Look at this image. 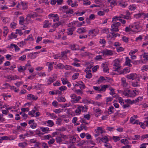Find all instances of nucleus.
Wrapping results in <instances>:
<instances>
[{
  "mask_svg": "<svg viewBox=\"0 0 148 148\" xmlns=\"http://www.w3.org/2000/svg\"><path fill=\"white\" fill-rule=\"evenodd\" d=\"M120 66H118L116 68H115V71H118L120 74H125L129 72L130 71V68L129 67H126L123 70H120Z\"/></svg>",
  "mask_w": 148,
  "mask_h": 148,
  "instance_id": "nucleus-1",
  "label": "nucleus"
},
{
  "mask_svg": "<svg viewBox=\"0 0 148 148\" xmlns=\"http://www.w3.org/2000/svg\"><path fill=\"white\" fill-rule=\"evenodd\" d=\"M101 53L103 54V56H112L113 55V52L111 50H108L106 49L102 51Z\"/></svg>",
  "mask_w": 148,
  "mask_h": 148,
  "instance_id": "nucleus-2",
  "label": "nucleus"
},
{
  "mask_svg": "<svg viewBox=\"0 0 148 148\" xmlns=\"http://www.w3.org/2000/svg\"><path fill=\"white\" fill-rule=\"evenodd\" d=\"M126 77L128 79H132V80L136 79L138 78L137 75L136 73H131L126 76Z\"/></svg>",
  "mask_w": 148,
  "mask_h": 148,
  "instance_id": "nucleus-3",
  "label": "nucleus"
},
{
  "mask_svg": "<svg viewBox=\"0 0 148 148\" xmlns=\"http://www.w3.org/2000/svg\"><path fill=\"white\" fill-rule=\"evenodd\" d=\"M105 131L102 130L101 127H98L97 129V131L96 133V134L95 135V137H97L100 134H101L103 132H105Z\"/></svg>",
  "mask_w": 148,
  "mask_h": 148,
  "instance_id": "nucleus-4",
  "label": "nucleus"
},
{
  "mask_svg": "<svg viewBox=\"0 0 148 148\" xmlns=\"http://www.w3.org/2000/svg\"><path fill=\"white\" fill-rule=\"evenodd\" d=\"M101 67L103 68V71L106 73H109V69L108 68V66L106 63H103L101 65Z\"/></svg>",
  "mask_w": 148,
  "mask_h": 148,
  "instance_id": "nucleus-5",
  "label": "nucleus"
},
{
  "mask_svg": "<svg viewBox=\"0 0 148 148\" xmlns=\"http://www.w3.org/2000/svg\"><path fill=\"white\" fill-rule=\"evenodd\" d=\"M139 77L138 78L136 79V82H132V85L134 87H137L140 86L139 84Z\"/></svg>",
  "mask_w": 148,
  "mask_h": 148,
  "instance_id": "nucleus-6",
  "label": "nucleus"
},
{
  "mask_svg": "<svg viewBox=\"0 0 148 148\" xmlns=\"http://www.w3.org/2000/svg\"><path fill=\"white\" fill-rule=\"evenodd\" d=\"M133 124H139L140 126L143 129L145 128V126H144V123H142V122H139V121L138 120H136L134 122Z\"/></svg>",
  "mask_w": 148,
  "mask_h": 148,
  "instance_id": "nucleus-7",
  "label": "nucleus"
},
{
  "mask_svg": "<svg viewBox=\"0 0 148 148\" xmlns=\"http://www.w3.org/2000/svg\"><path fill=\"white\" fill-rule=\"evenodd\" d=\"M27 97L29 98H28V99H32L33 100H36L37 99L38 97L37 96H34V95L32 94H28L27 96Z\"/></svg>",
  "mask_w": 148,
  "mask_h": 148,
  "instance_id": "nucleus-8",
  "label": "nucleus"
},
{
  "mask_svg": "<svg viewBox=\"0 0 148 148\" xmlns=\"http://www.w3.org/2000/svg\"><path fill=\"white\" fill-rule=\"evenodd\" d=\"M19 77L16 75L14 76H12L10 75L7 76V79L11 80H14L16 79H19Z\"/></svg>",
  "mask_w": 148,
  "mask_h": 148,
  "instance_id": "nucleus-9",
  "label": "nucleus"
},
{
  "mask_svg": "<svg viewBox=\"0 0 148 148\" xmlns=\"http://www.w3.org/2000/svg\"><path fill=\"white\" fill-rule=\"evenodd\" d=\"M51 24V23H49L48 21L46 20L44 22L43 27L44 28H48Z\"/></svg>",
  "mask_w": 148,
  "mask_h": 148,
  "instance_id": "nucleus-10",
  "label": "nucleus"
},
{
  "mask_svg": "<svg viewBox=\"0 0 148 148\" xmlns=\"http://www.w3.org/2000/svg\"><path fill=\"white\" fill-rule=\"evenodd\" d=\"M121 82L122 83V85L123 87H126L128 84L126 82V79L124 77L122 78L121 79Z\"/></svg>",
  "mask_w": 148,
  "mask_h": 148,
  "instance_id": "nucleus-11",
  "label": "nucleus"
},
{
  "mask_svg": "<svg viewBox=\"0 0 148 148\" xmlns=\"http://www.w3.org/2000/svg\"><path fill=\"white\" fill-rule=\"evenodd\" d=\"M114 63L113 64V65L114 66H115L114 69H115V68H116L118 66H119V60L117 59H115L114 60Z\"/></svg>",
  "mask_w": 148,
  "mask_h": 148,
  "instance_id": "nucleus-12",
  "label": "nucleus"
},
{
  "mask_svg": "<svg viewBox=\"0 0 148 148\" xmlns=\"http://www.w3.org/2000/svg\"><path fill=\"white\" fill-rule=\"evenodd\" d=\"M126 61L125 64L126 65H127L129 67H131L132 65L130 64L131 60L129 59V57H126Z\"/></svg>",
  "mask_w": 148,
  "mask_h": 148,
  "instance_id": "nucleus-13",
  "label": "nucleus"
},
{
  "mask_svg": "<svg viewBox=\"0 0 148 148\" xmlns=\"http://www.w3.org/2000/svg\"><path fill=\"white\" fill-rule=\"evenodd\" d=\"M80 128V130L79 129H77V131L78 132H80L81 130H82L83 129H84V130H86L88 129V127L85 125H84L83 124H82L79 127Z\"/></svg>",
  "mask_w": 148,
  "mask_h": 148,
  "instance_id": "nucleus-14",
  "label": "nucleus"
},
{
  "mask_svg": "<svg viewBox=\"0 0 148 148\" xmlns=\"http://www.w3.org/2000/svg\"><path fill=\"white\" fill-rule=\"evenodd\" d=\"M112 28L110 29V31L111 32H118L119 31L118 28L116 27L115 26H113V24L111 25Z\"/></svg>",
  "mask_w": 148,
  "mask_h": 148,
  "instance_id": "nucleus-15",
  "label": "nucleus"
},
{
  "mask_svg": "<svg viewBox=\"0 0 148 148\" xmlns=\"http://www.w3.org/2000/svg\"><path fill=\"white\" fill-rule=\"evenodd\" d=\"M86 31V28H80L78 29L77 31V32L80 34L85 32Z\"/></svg>",
  "mask_w": 148,
  "mask_h": 148,
  "instance_id": "nucleus-16",
  "label": "nucleus"
},
{
  "mask_svg": "<svg viewBox=\"0 0 148 148\" xmlns=\"http://www.w3.org/2000/svg\"><path fill=\"white\" fill-rule=\"evenodd\" d=\"M49 17H53L56 18V20H59V18L58 16V15L57 14H51L49 15Z\"/></svg>",
  "mask_w": 148,
  "mask_h": 148,
  "instance_id": "nucleus-17",
  "label": "nucleus"
},
{
  "mask_svg": "<svg viewBox=\"0 0 148 148\" xmlns=\"http://www.w3.org/2000/svg\"><path fill=\"white\" fill-rule=\"evenodd\" d=\"M13 47H14L15 48V51H16L20 50V48H19L16 45L14 44L13 43L11 44H10V47L11 48H13Z\"/></svg>",
  "mask_w": 148,
  "mask_h": 148,
  "instance_id": "nucleus-18",
  "label": "nucleus"
},
{
  "mask_svg": "<svg viewBox=\"0 0 148 148\" xmlns=\"http://www.w3.org/2000/svg\"><path fill=\"white\" fill-rule=\"evenodd\" d=\"M71 47L72 50H78L79 49V46L77 45H72Z\"/></svg>",
  "mask_w": 148,
  "mask_h": 148,
  "instance_id": "nucleus-19",
  "label": "nucleus"
},
{
  "mask_svg": "<svg viewBox=\"0 0 148 148\" xmlns=\"http://www.w3.org/2000/svg\"><path fill=\"white\" fill-rule=\"evenodd\" d=\"M134 24H135V29H136L137 30L142 29L141 26L139 25V23H138L135 22Z\"/></svg>",
  "mask_w": 148,
  "mask_h": 148,
  "instance_id": "nucleus-20",
  "label": "nucleus"
},
{
  "mask_svg": "<svg viewBox=\"0 0 148 148\" xmlns=\"http://www.w3.org/2000/svg\"><path fill=\"white\" fill-rule=\"evenodd\" d=\"M97 139L99 140L101 139L102 142L105 143H107L106 142L108 141L109 140L108 138L106 136H105L104 137L102 138H98Z\"/></svg>",
  "mask_w": 148,
  "mask_h": 148,
  "instance_id": "nucleus-21",
  "label": "nucleus"
},
{
  "mask_svg": "<svg viewBox=\"0 0 148 148\" xmlns=\"http://www.w3.org/2000/svg\"><path fill=\"white\" fill-rule=\"evenodd\" d=\"M114 108L113 106L110 107L108 109V112L109 114H111L114 112Z\"/></svg>",
  "mask_w": 148,
  "mask_h": 148,
  "instance_id": "nucleus-22",
  "label": "nucleus"
},
{
  "mask_svg": "<svg viewBox=\"0 0 148 148\" xmlns=\"http://www.w3.org/2000/svg\"><path fill=\"white\" fill-rule=\"evenodd\" d=\"M108 87V85H104L102 86L101 88H100V92L105 91L106 90V88Z\"/></svg>",
  "mask_w": 148,
  "mask_h": 148,
  "instance_id": "nucleus-23",
  "label": "nucleus"
},
{
  "mask_svg": "<svg viewBox=\"0 0 148 148\" xmlns=\"http://www.w3.org/2000/svg\"><path fill=\"white\" fill-rule=\"evenodd\" d=\"M5 85H8L10 87V89L12 90H14L15 92H18V89H16V88L14 86H10L8 84L6 83L5 84Z\"/></svg>",
  "mask_w": 148,
  "mask_h": 148,
  "instance_id": "nucleus-24",
  "label": "nucleus"
},
{
  "mask_svg": "<svg viewBox=\"0 0 148 148\" xmlns=\"http://www.w3.org/2000/svg\"><path fill=\"white\" fill-rule=\"evenodd\" d=\"M10 39H12L13 38H16L17 37V35L13 32L10 35L8 36Z\"/></svg>",
  "mask_w": 148,
  "mask_h": 148,
  "instance_id": "nucleus-25",
  "label": "nucleus"
},
{
  "mask_svg": "<svg viewBox=\"0 0 148 148\" xmlns=\"http://www.w3.org/2000/svg\"><path fill=\"white\" fill-rule=\"evenodd\" d=\"M58 101L60 102H65L66 101V99L64 97H59L58 99Z\"/></svg>",
  "mask_w": 148,
  "mask_h": 148,
  "instance_id": "nucleus-26",
  "label": "nucleus"
},
{
  "mask_svg": "<svg viewBox=\"0 0 148 148\" xmlns=\"http://www.w3.org/2000/svg\"><path fill=\"white\" fill-rule=\"evenodd\" d=\"M41 130L43 132H45V133H47V132L49 131V129L48 127H41Z\"/></svg>",
  "mask_w": 148,
  "mask_h": 148,
  "instance_id": "nucleus-27",
  "label": "nucleus"
},
{
  "mask_svg": "<svg viewBox=\"0 0 148 148\" xmlns=\"http://www.w3.org/2000/svg\"><path fill=\"white\" fill-rule=\"evenodd\" d=\"M76 140V138L75 137H71L69 142L70 143H75Z\"/></svg>",
  "mask_w": 148,
  "mask_h": 148,
  "instance_id": "nucleus-28",
  "label": "nucleus"
},
{
  "mask_svg": "<svg viewBox=\"0 0 148 148\" xmlns=\"http://www.w3.org/2000/svg\"><path fill=\"white\" fill-rule=\"evenodd\" d=\"M136 7L135 6V5H130L129 6V9L131 10H134L136 9Z\"/></svg>",
  "mask_w": 148,
  "mask_h": 148,
  "instance_id": "nucleus-29",
  "label": "nucleus"
},
{
  "mask_svg": "<svg viewBox=\"0 0 148 148\" xmlns=\"http://www.w3.org/2000/svg\"><path fill=\"white\" fill-rule=\"evenodd\" d=\"M47 123L48 124V126L50 127H52L54 125L53 122L51 120H49L47 121Z\"/></svg>",
  "mask_w": 148,
  "mask_h": 148,
  "instance_id": "nucleus-30",
  "label": "nucleus"
},
{
  "mask_svg": "<svg viewBox=\"0 0 148 148\" xmlns=\"http://www.w3.org/2000/svg\"><path fill=\"white\" fill-rule=\"evenodd\" d=\"M27 145V144L25 142L23 143H20L18 144V145L19 147L23 148Z\"/></svg>",
  "mask_w": 148,
  "mask_h": 148,
  "instance_id": "nucleus-31",
  "label": "nucleus"
},
{
  "mask_svg": "<svg viewBox=\"0 0 148 148\" xmlns=\"http://www.w3.org/2000/svg\"><path fill=\"white\" fill-rule=\"evenodd\" d=\"M116 51L118 52H121L124 50V49L121 47H118L116 48Z\"/></svg>",
  "mask_w": 148,
  "mask_h": 148,
  "instance_id": "nucleus-32",
  "label": "nucleus"
},
{
  "mask_svg": "<svg viewBox=\"0 0 148 148\" xmlns=\"http://www.w3.org/2000/svg\"><path fill=\"white\" fill-rule=\"evenodd\" d=\"M59 90L60 91H63L64 90H66L67 89V88L65 86H62L59 88Z\"/></svg>",
  "mask_w": 148,
  "mask_h": 148,
  "instance_id": "nucleus-33",
  "label": "nucleus"
},
{
  "mask_svg": "<svg viewBox=\"0 0 148 148\" xmlns=\"http://www.w3.org/2000/svg\"><path fill=\"white\" fill-rule=\"evenodd\" d=\"M19 18L20 20L19 21V24H21V25H23V23L24 18L23 16H21L19 17Z\"/></svg>",
  "mask_w": 148,
  "mask_h": 148,
  "instance_id": "nucleus-34",
  "label": "nucleus"
},
{
  "mask_svg": "<svg viewBox=\"0 0 148 148\" xmlns=\"http://www.w3.org/2000/svg\"><path fill=\"white\" fill-rule=\"evenodd\" d=\"M75 92L78 95L82 94H83L82 91L79 89L75 90Z\"/></svg>",
  "mask_w": 148,
  "mask_h": 148,
  "instance_id": "nucleus-35",
  "label": "nucleus"
},
{
  "mask_svg": "<svg viewBox=\"0 0 148 148\" xmlns=\"http://www.w3.org/2000/svg\"><path fill=\"white\" fill-rule=\"evenodd\" d=\"M21 4L23 7V10H25L27 9V7L26 5V3H23V2H21Z\"/></svg>",
  "mask_w": 148,
  "mask_h": 148,
  "instance_id": "nucleus-36",
  "label": "nucleus"
},
{
  "mask_svg": "<svg viewBox=\"0 0 148 148\" xmlns=\"http://www.w3.org/2000/svg\"><path fill=\"white\" fill-rule=\"evenodd\" d=\"M55 81V79H54V80L53 79V78L52 77L49 78L47 81V82H48V84H50L51 83H52Z\"/></svg>",
  "mask_w": 148,
  "mask_h": 148,
  "instance_id": "nucleus-37",
  "label": "nucleus"
},
{
  "mask_svg": "<svg viewBox=\"0 0 148 148\" xmlns=\"http://www.w3.org/2000/svg\"><path fill=\"white\" fill-rule=\"evenodd\" d=\"M35 11L37 12V13L38 14H40L43 12V11L42 9H41L40 8H38L35 9Z\"/></svg>",
  "mask_w": 148,
  "mask_h": 148,
  "instance_id": "nucleus-38",
  "label": "nucleus"
},
{
  "mask_svg": "<svg viewBox=\"0 0 148 148\" xmlns=\"http://www.w3.org/2000/svg\"><path fill=\"white\" fill-rule=\"evenodd\" d=\"M66 78H61V80L62 82V83L63 84H66L68 82L66 81Z\"/></svg>",
  "mask_w": 148,
  "mask_h": 148,
  "instance_id": "nucleus-39",
  "label": "nucleus"
},
{
  "mask_svg": "<svg viewBox=\"0 0 148 148\" xmlns=\"http://www.w3.org/2000/svg\"><path fill=\"white\" fill-rule=\"evenodd\" d=\"M148 69V66L145 65L142 67V70L143 71H147Z\"/></svg>",
  "mask_w": 148,
  "mask_h": 148,
  "instance_id": "nucleus-40",
  "label": "nucleus"
},
{
  "mask_svg": "<svg viewBox=\"0 0 148 148\" xmlns=\"http://www.w3.org/2000/svg\"><path fill=\"white\" fill-rule=\"evenodd\" d=\"M84 3H83L84 5H88L90 4L91 2L90 1H88V0H83Z\"/></svg>",
  "mask_w": 148,
  "mask_h": 148,
  "instance_id": "nucleus-41",
  "label": "nucleus"
},
{
  "mask_svg": "<svg viewBox=\"0 0 148 148\" xmlns=\"http://www.w3.org/2000/svg\"><path fill=\"white\" fill-rule=\"evenodd\" d=\"M79 74L78 73H75L73 76H72V78L73 79H75L77 78L78 76H79Z\"/></svg>",
  "mask_w": 148,
  "mask_h": 148,
  "instance_id": "nucleus-42",
  "label": "nucleus"
},
{
  "mask_svg": "<svg viewBox=\"0 0 148 148\" xmlns=\"http://www.w3.org/2000/svg\"><path fill=\"white\" fill-rule=\"evenodd\" d=\"M113 138L115 142H116L120 140V137L119 136H113Z\"/></svg>",
  "mask_w": 148,
  "mask_h": 148,
  "instance_id": "nucleus-43",
  "label": "nucleus"
},
{
  "mask_svg": "<svg viewBox=\"0 0 148 148\" xmlns=\"http://www.w3.org/2000/svg\"><path fill=\"white\" fill-rule=\"evenodd\" d=\"M28 56L30 58L32 59H34L36 57V56L34 55L32 53H31L30 54H29Z\"/></svg>",
  "mask_w": 148,
  "mask_h": 148,
  "instance_id": "nucleus-44",
  "label": "nucleus"
},
{
  "mask_svg": "<svg viewBox=\"0 0 148 148\" xmlns=\"http://www.w3.org/2000/svg\"><path fill=\"white\" fill-rule=\"evenodd\" d=\"M56 140L57 143H60L62 141V140L61 138L59 136H57L56 138Z\"/></svg>",
  "mask_w": 148,
  "mask_h": 148,
  "instance_id": "nucleus-45",
  "label": "nucleus"
},
{
  "mask_svg": "<svg viewBox=\"0 0 148 148\" xmlns=\"http://www.w3.org/2000/svg\"><path fill=\"white\" fill-rule=\"evenodd\" d=\"M17 45L20 47H22L25 45V42L23 41H22L19 43H18Z\"/></svg>",
  "mask_w": 148,
  "mask_h": 148,
  "instance_id": "nucleus-46",
  "label": "nucleus"
},
{
  "mask_svg": "<svg viewBox=\"0 0 148 148\" xmlns=\"http://www.w3.org/2000/svg\"><path fill=\"white\" fill-rule=\"evenodd\" d=\"M104 146L107 148H112V147L111 145L108 143H106L104 145Z\"/></svg>",
  "mask_w": 148,
  "mask_h": 148,
  "instance_id": "nucleus-47",
  "label": "nucleus"
},
{
  "mask_svg": "<svg viewBox=\"0 0 148 148\" xmlns=\"http://www.w3.org/2000/svg\"><path fill=\"white\" fill-rule=\"evenodd\" d=\"M26 58V56L25 55H23V56L20 57L19 59V60H21L22 61H23L25 60Z\"/></svg>",
  "mask_w": 148,
  "mask_h": 148,
  "instance_id": "nucleus-48",
  "label": "nucleus"
},
{
  "mask_svg": "<svg viewBox=\"0 0 148 148\" xmlns=\"http://www.w3.org/2000/svg\"><path fill=\"white\" fill-rule=\"evenodd\" d=\"M64 68L66 70H69L71 69V70H73L72 69V68L69 65H65L64 66Z\"/></svg>",
  "mask_w": 148,
  "mask_h": 148,
  "instance_id": "nucleus-49",
  "label": "nucleus"
},
{
  "mask_svg": "<svg viewBox=\"0 0 148 148\" xmlns=\"http://www.w3.org/2000/svg\"><path fill=\"white\" fill-rule=\"evenodd\" d=\"M81 112V110L79 108L76 109L75 110V113H76V114L79 115L80 114Z\"/></svg>",
  "mask_w": 148,
  "mask_h": 148,
  "instance_id": "nucleus-50",
  "label": "nucleus"
},
{
  "mask_svg": "<svg viewBox=\"0 0 148 148\" xmlns=\"http://www.w3.org/2000/svg\"><path fill=\"white\" fill-rule=\"evenodd\" d=\"M119 101L120 103L122 105L123 104H124L123 100L121 97H119L118 98Z\"/></svg>",
  "mask_w": 148,
  "mask_h": 148,
  "instance_id": "nucleus-51",
  "label": "nucleus"
},
{
  "mask_svg": "<svg viewBox=\"0 0 148 148\" xmlns=\"http://www.w3.org/2000/svg\"><path fill=\"white\" fill-rule=\"evenodd\" d=\"M81 107L82 108V111L85 112L87 111V107L85 106H81Z\"/></svg>",
  "mask_w": 148,
  "mask_h": 148,
  "instance_id": "nucleus-52",
  "label": "nucleus"
},
{
  "mask_svg": "<svg viewBox=\"0 0 148 148\" xmlns=\"http://www.w3.org/2000/svg\"><path fill=\"white\" fill-rule=\"evenodd\" d=\"M95 15L94 14H90L89 17V20H91L94 19L95 18Z\"/></svg>",
  "mask_w": 148,
  "mask_h": 148,
  "instance_id": "nucleus-53",
  "label": "nucleus"
},
{
  "mask_svg": "<svg viewBox=\"0 0 148 148\" xmlns=\"http://www.w3.org/2000/svg\"><path fill=\"white\" fill-rule=\"evenodd\" d=\"M87 75L86 76V78L88 79H90V78L92 77V75L91 73H87Z\"/></svg>",
  "mask_w": 148,
  "mask_h": 148,
  "instance_id": "nucleus-54",
  "label": "nucleus"
},
{
  "mask_svg": "<svg viewBox=\"0 0 148 148\" xmlns=\"http://www.w3.org/2000/svg\"><path fill=\"white\" fill-rule=\"evenodd\" d=\"M112 100V98L111 97H109L107 98L106 99V104H107L108 103V102L111 101Z\"/></svg>",
  "mask_w": 148,
  "mask_h": 148,
  "instance_id": "nucleus-55",
  "label": "nucleus"
},
{
  "mask_svg": "<svg viewBox=\"0 0 148 148\" xmlns=\"http://www.w3.org/2000/svg\"><path fill=\"white\" fill-rule=\"evenodd\" d=\"M55 142V139L53 138L51 139L48 142L49 145H51L53 143Z\"/></svg>",
  "mask_w": 148,
  "mask_h": 148,
  "instance_id": "nucleus-56",
  "label": "nucleus"
},
{
  "mask_svg": "<svg viewBox=\"0 0 148 148\" xmlns=\"http://www.w3.org/2000/svg\"><path fill=\"white\" fill-rule=\"evenodd\" d=\"M129 38L128 37L123 36L122 38V40L125 42H127L128 41Z\"/></svg>",
  "mask_w": 148,
  "mask_h": 148,
  "instance_id": "nucleus-57",
  "label": "nucleus"
},
{
  "mask_svg": "<svg viewBox=\"0 0 148 148\" xmlns=\"http://www.w3.org/2000/svg\"><path fill=\"white\" fill-rule=\"evenodd\" d=\"M21 111L23 112H24L25 111L28 112L29 110V109L28 108H22L21 109Z\"/></svg>",
  "mask_w": 148,
  "mask_h": 148,
  "instance_id": "nucleus-58",
  "label": "nucleus"
},
{
  "mask_svg": "<svg viewBox=\"0 0 148 148\" xmlns=\"http://www.w3.org/2000/svg\"><path fill=\"white\" fill-rule=\"evenodd\" d=\"M74 12V11L73 10H69L68 11L66 12L67 14H72Z\"/></svg>",
  "mask_w": 148,
  "mask_h": 148,
  "instance_id": "nucleus-59",
  "label": "nucleus"
},
{
  "mask_svg": "<svg viewBox=\"0 0 148 148\" xmlns=\"http://www.w3.org/2000/svg\"><path fill=\"white\" fill-rule=\"evenodd\" d=\"M18 34L20 35L23 34V33L22 32L21 30L17 29L16 30V34Z\"/></svg>",
  "mask_w": 148,
  "mask_h": 148,
  "instance_id": "nucleus-60",
  "label": "nucleus"
},
{
  "mask_svg": "<svg viewBox=\"0 0 148 148\" xmlns=\"http://www.w3.org/2000/svg\"><path fill=\"white\" fill-rule=\"evenodd\" d=\"M58 67L60 69H62L64 68V66L63 64H59L57 65Z\"/></svg>",
  "mask_w": 148,
  "mask_h": 148,
  "instance_id": "nucleus-61",
  "label": "nucleus"
},
{
  "mask_svg": "<svg viewBox=\"0 0 148 148\" xmlns=\"http://www.w3.org/2000/svg\"><path fill=\"white\" fill-rule=\"evenodd\" d=\"M42 148H48V147L47 143H43L42 144Z\"/></svg>",
  "mask_w": 148,
  "mask_h": 148,
  "instance_id": "nucleus-62",
  "label": "nucleus"
},
{
  "mask_svg": "<svg viewBox=\"0 0 148 148\" xmlns=\"http://www.w3.org/2000/svg\"><path fill=\"white\" fill-rule=\"evenodd\" d=\"M61 120L60 119H57L56 122V123L58 125H61Z\"/></svg>",
  "mask_w": 148,
  "mask_h": 148,
  "instance_id": "nucleus-63",
  "label": "nucleus"
},
{
  "mask_svg": "<svg viewBox=\"0 0 148 148\" xmlns=\"http://www.w3.org/2000/svg\"><path fill=\"white\" fill-rule=\"evenodd\" d=\"M148 138V134L146 135H144L142 136L141 137V140H143L144 138Z\"/></svg>",
  "mask_w": 148,
  "mask_h": 148,
  "instance_id": "nucleus-64",
  "label": "nucleus"
}]
</instances>
